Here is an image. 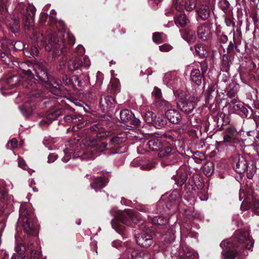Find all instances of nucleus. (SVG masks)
Wrapping results in <instances>:
<instances>
[{
  "label": "nucleus",
  "instance_id": "f704fd0d",
  "mask_svg": "<svg viewBox=\"0 0 259 259\" xmlns=\"http://www.w3.org/2000/svg\"><path fill=\"white\" fill-rule=\"evenodd\" d=\"M157 106L161 110H166L172 107L171 104L166 100L159 99L156 101Z\"/></svg>",
  "mask_w": 259,
  "mask_h": 259
},
{
  "label": "nucleus",
  "instance_id": "e2e57ef3",
  "mask_svg": "<svg viewBox=\"0 0 259 259\" xmlns=\"http://www.w3.org/2000/svg\"><path fill=\"white\" fill-rule=\"evenodd\" d=\"M144 119L148 123H151L153 121V113L152 112H148L146 113Z\"/></svg>",
  "mask_w": 259,
  "mask_h": 259
},
{
  "label": "nucleus",
  "instance_id": "20e7f679",
  "mask_svg": "<svg viewBox=\"0 0 259 259\" xmlns=\"http://www.w3.org/2000/svg\"><path fill=\"white\" fill-rule=\"evenodd\" d=\"M18 65L19 69L24 74L22 78V86L30 90L28 96L29 97H39L40 93L36 91L37 87L34 81V74L33 73V69L34 68L32 64L29 62H21L19 63Z\"/></svg>",
  "mask_w": 259,
  "mask_h": 259
},
{
  "label": "nucleus",
  "instance_id": "49530a36",
  "mask_svg": "<svg viewBox=\"0 0 259 259\" xmlns=\"http://www.w3.org/2000/svg\"><path fill=\"white\" fill-rule=\"evenodd\" d=\"M0 58L3 62L7 65H10L12 61V57L9 53L2 52Z\"/></svg>",
  "mask_w": 259,
  "mask_h": 259
},
{
  "label": "nucleus",
  "instance_id": "3c124183",
  "mask_svg": "<svg viewBox=\"0 0 259 259\" xmlns=\"http://www.w3.org/2000/svg\"><path fill=\"white\" fill-rule=\"evenodd\" d=\"M112 89L114 92H119L120 90L119 80L116 78H113L111 80Z\"/></svg>",
  "mask_w": 259,
  "mask_h": 259
},
{
  "label": "nucleus",
  "instance_id": "0e129e2a",
  "mask_svg": "<svg viewBox=\"0 0 259 259\" xmlns=\"http://www.w3.org/2000/svg\"><path fill=\"white\" fill-rule=\"evenodd\" d=\"M228 96L232 99V101H236L237 99V91L234 89L230 90L228 92Z\"/></svg>",
  "mask_w": 259,
  "mask_h": 259
},
{
  "label": "nucleus",
  "instance_id": "0eeeda50",
  "mask_svg": "<svg viewBox=\"0 0 259 259\" xmlns=\"http://www.w3.org/2000/svg\"><path fill=\"white\" fill-rule=\"evenodd\" d=\"M220 246L223 249L222 259H235L237 253L241 252L239 246L229 240L223 241Z\"/></svg>",
  "mask_w": 259,
  "mask_h": 259
},
{
  "label": "nucleus",
  "instance_id": "f03ea898",
  "mask_svg": "<svg viewBox=\"0 0 259 259\" xmlns=\"http://www.w3.org/2000/svg\"><path fill=\"white\" fill-rule=\"evenodd\" d=\"M35 11L36 9L33 5H29L26 7L24 3H18L11 17V20H7L6 25L12 32H17L19 28L20 17L23 16L25 30L31 31L33 28Z\"/></svg>",
  "mask_w": 259,
  "mask_h": 259
},
{
  "label": "nucleus",
  "instance_id": "8fccbe9b",
  "mask_svg": "<svg viewBox=\"0 0 259 259\" xmlns=\"http://www.w3.org/2000/svg\"><path fill=\"white\" fill-rule=\"evenodd\" d=\"M195 66L199 69L200 68V72L203 75L206 73L208 68V65L205 61H203L201 62H196L195 63Z\"/></svg>",
  "mask_w": 259,
  "mask_h": 259
},
{
  "label": "nucleus",
  "instance_id": "f8f14e48",
  "mask_svg": "<svg viewBox=\"0 0 259 259\" xmlns=\"http://www.w3.org/2000/svg\"><path fill=\"white\" fill-rule=\"evenodd\" d=\"M64 113H65V111L62 110L61 108L49 111L47 113L46 119L40 121L39 125L40 126L44 127L45 124H50L53 121L57 119L59 116Z\"/></svg>",
  "mask_w": 259,
  "mask_h": 259
},
{
  "label": "nucleus",
  "instance_id": "dca6fc26",
  "mask_svg": "<svg viewBox=\"0 0 259 259\" xmlns=\"http://www.w3.org/2000/svg\"><path fill=\"white\" fill-rule=\"evenodd\" d=\"M165 114L167 120L172 124H178L181 121V114L176 109H168Z\"/></svg>",
  "mask_w": 259,
  "mask_h": 259
},
{
  "label": "nucleus",
  "instance_id": "79ce46f5",
  "mask_svg": "<svg viewBox=\"0 0 259 259\" xmlns=\"http://www.w3.org/2000/svg\"><path fill=\"white\" fill-rule=\"evenodd\" d=\"M33 243L29 242L27 245L28 249L30 250L31 254V259H40L41 256V252L38 250L32 249Z\"/></svg>",
  "mask_w": 259,
  "mask_h": 259
},
{
  "label": "nucleus",
  "instance_id": "4c0bfd02",
  "mask_svg": "<svg viewBox=\"0 0 259 259\" xmlns=\"http://www.w3.org/2000/svg\"><path fill=\"white\" fill-rule=\"evenodd\" d=\"M152 39L154 42L159 44L166 40V36L165 33H153Z\"/></svg>",
  "mask_w": 259,
  "mask_h": 259
},
{
  "label": "nucleus",
  "instance_id": "774afa93",
  "mask_svg": "<svg viewBox=\"0 0 259 259\" xmlns=\"http://www.w3.org/2000/svg\"><path fill=\"white\" fill-rule=\"evenodd\" d=\"M188 259H198V254L196 252H188L186 254Z\"/></svg>",
  "mask_w": 259,
  "mask_h": 259
},
{
  "label": "nucleus",
  "instance_id": "13d9d810",
  "mask_svg": "<svg viewBox=\"0 0 259 259\" xmlns=\"http://www.w3.org/2000/svg\"><path fill=\"white\" fill-rule=\"evenodd\" d=\"M249 110H251V108L243 103V106L240 108L239 112H241L245 116L247 117L249 115Z\"/></svg>",
  "mask_w": 259,
  "mask_h": 259
},
{
  "label": "nucleus",
  "instance_id": "de8ad7c7",
  "mask_svg": "<svg viewBox=\"0 0 259 259\" xmlns=\"http://www.w3.org/2000/svg\"><path fill=\"white\" fill-rule=\"evenodd\" d=\"M175 229H174V228H172L169 230H168V233L164 235V239H166L167 238H168L167 241L164 240L166 243H170L175 240Z\"/></svg>",
  "mask_w": 259,
  "mask_h": 259
},
{
  "label": "nucleus",
  "instance_id": "338daca9",
  "mask_svg": "<svg viewBox=\"0 0 259 259\" xmlns=\"http://www.w3.org/2000/svg\"><path fill=\"white\" fill-rule=\"evenodd\" d=\"M252 210L255 214L259 215V201H254Z\"/></svg>",
  "mask_w": 259,
  "mask_h": 259
},
{
  "label": "nucleus",
  "instance_id": "5701e85b",
  "mask_svg": "<svg viewBox=\"0 0 259 259\" xmlns=\"http://www.w3.org/2000/svg\"><path fill=\"white\" fill-rule=\"evenodd\" d=\"M62 110L65 111V113L62 114L61 115H64V120L66 122H76L77 121V119L78 118V120H80V118H81V116L77 117L74 113H70V111H72L71 109L69 108H61Z\"/></svg>",
  "mask_w": 259,
  "mask_h": 259
},
{
  "label": "nucleus",
  "instance_id": "603ef678",
  "mask_svg": "<svg viewBox=\"0 0 259 259\" xmlns=\"http://www.w3.org/2000/svg\"><path fill=\"white\" fill-rule=\"evenodd\" d=\"M84 52L85 49L84 47L81 45H78L73 53V57L80 58V56L82 55Z\"/></svg>",
  "mask_w": 259,
  "mask_h": 259
},
{
  "label": "nucleus",
  "instance_id": "7c9ffc66",
  "mask_svg": "<svg viewBox=\"0 0 259 259\" xmlns=\"http://www.w3.org/2000/svg\"><path fill=\"white\" fill-rule=\"evenodd\" d=\"M173 93L176 98L179 99V101L185 100L189 97L188 92L186 90H173Z\"/></svg>",
  "mask_w": 259,
  "mask_h": 259
},
{
  "label": "nucleus",
  "instance_id": "473e14b6",
  "mask_svg": "<svg viewBox=\"0 0 259 259\" xmlns=\"http://www.w3.org/2000/svg\"><path fill=\"white\" fill-rule=\"evenodd\" d=\"M148 217L150 218L152 223L155 225H163L167 221V218L163 216L157 215L153 218L149 216Z\"/></svg>",
  "mask_w": 259,
  "mask_h": 259
},
{
  "label": "nucleus",
  "instance_id": "6e6552de",
  "mask_svg": "<svg viewBox=\"0 0 259 259\" xmlns=\"http://www.w3.org/2000/svg\"><path fill=\"white\" fill-rule=\"evenodd\" d=\"M234 238L240 244L241 248L250 249L254 244V241L250 237L248 231L237 230L234 234Z\"/></svg>",
  "mask_w": 259,
  "mask_h": 259
},
{
  "label": "nucleus",
  "instance_id": "c756f323",
  "mask_svg": "<svg viewBox=\"0 0 259 259\" xmlns=\"http://www.w3.org/2000/svg\"><path fill=\"white\" fill-rule=\"evenodd\" d=\"M6 83L11 87L13 88L19 83L22 84V80H20V77L19 76L13 75L7 78Z\"/></svg>",
  "mask_w": 259,
  "mask_h": 259
},
{
  "label": "nucleus",
  "instance_id": "1a4fd4ad",
  "mask_svg": "<svg viewBox=\"0 0 259 259\" xmlns=\"http://www.w3.org/2000/svg\"><path fill=\"white\" fill-rule=\"evenodd\" d=\"M90 65V60L88 56H84L83 61L79 57H72L68 63V69L71 72L81 69L82 67L87 69Z\"/></svg>",
  "mask_w": 259,
  "mask_h": 259
},
{
  "label": "nucleus",
  "instance_id": "c9c22d12",
  "mask_svg": "<svg viewBox=\"0 0 259 259\" xmlns=\"http://www.w3.org/2000/svg\"><path fill=\"white\" fill-rule=\"evenodd\" d=\"M196 0H184V11H191L196 8Z\"/></svg>",
  "mask_w": 259,
  "mask_h": 259
},
{
  "label": "nucleus",
  "instance_id": "052dcab7",
  "mask_svg": "<svg viewBox=\"0 0 259 259\" xmlns=\"http://www.w3.org/2000/svg\"><path fill=\"white\" fill-rule=\"evenodd\" d=\"M8 0H0V14H5L7 11L6 3Z\"/></svg>",
  "mask_w": 259,
  "mask_h": 259
},
{
  "label": "nucleus",
  "instance_id": "e433bc0d",
  "mask_svg": "<svg viewBox=\"0 0 259 259\" xmlns=\"http://www.w3.org/2000/svg\"><path fill=\"white\" fill-rule=\"evenodd\" d=\"M91 130L93 131H98L99 132L98 133H101L102 135L106 134V133L104 132V126L102 121L94 122L91 126Z\"/></svg>",
  "mask_w": 259,
  "mask_h": 259
},
{
  "label": "nucleus",
  "instance_id": "72a5a7b5",
  "mask_svg": "<svg viewBox=\"0 0 259 259\" xmlns=\"http://www.w3.org/2000/svg\"><path fill=\"white\" fill-rule=\"evenodd\" d=\"M13 196L7 195L3 190H0V202L6 203L8 205L11 204L13 201Z\"/></svg>",
  "mask_w": 259,
  "mask_h": 259
},
{
  "label": "nucleus",
  "instance_id": "680f3d73",
  "mask_svg": "<svg viewBox=\"0 0 259 259\" xmlns=\"http://www.w3.org/2000/svg\"><path fill=\"white\" fill-rule=\"evenodd\" d=\"M163 136L167 140H168V142H170V141H176L177 140V137L170 132L165 134Z\"/></svg>",
  "mask_w": 259,
  "mask_h": 259
},
{
  "label": "nucleus",
  "instance_id": "09e8293b",
  "mask_svg": "<svg viewBox=\"0 0 259 259\" xmlns=\"http://www.w3.org/2000/svg\"><path fill=\"white\" fill-rule=\"evenodd\" d=\"M205 158V154L200 151L195 152L193 155V158L197 163H200Z\"/></svg>",
  "mask_w": 259,
  "mask_h": 259
},
{
  "label": "nucleus",
  "instance_id": "f257e3e1",
  "mask_svg": "<svg viewBox=\"0 0 259 259\" xmlns=\"http://www.w3.org/2000/svg\"><path fill=\"white\" fill-rule=\"evenodd\" d=\"M29 37L34 44L29 49L33 57L38 55V48L44 47L48 51L54 49V55L59 56L67 45L73 46L75 41L72 33H29Z\"/></svg>",
  "mask_w": 259,
  "mask_h": 259
},
{
  "label": "nucleus",
  "instance_id": "2eb2a0df",
  "mask_svg": "<svg viewBox=\"0 0 259 259\" xmlns=\"http://www.w3.org/2000/svg\"><path fill=\"white\" fill-rule=\"evenodd\" d=\"M100 104L102 111L105 112L113 109L115 107L116 102L113 97L104 95L101 98Z\"/></svg>",
  "mask_w": 259,
  "mask_h": 259
},
{
  "label": "nucleus",
  "instance_id": "39448f33",
  "mask_svg": "<svg viewBox=\"0 0 259 259\" xmlns=\"http://www.w3.org/2000/svg\"><path fill=\"white\" fill-rule=\"evenodd\" d=\"M18 224L22 226L24 232L29 236L38 234V224L33 213L25 207H20L19 218Z\"/></svg>",
  "mask_w": 259,
  "mask_h": 259
},
{
  "label": "nucleus",
  "instance_id": "9d476101",
  "mask_svg": "<svg viewBox=\"0 0 259 259\" xmlns=\"http://www.w3.org/2000/svg\"><path fill=\"white\" fill-rule=\"evenodd\" d=\"M197 101V98L195 96H190L185 100L179 101L177 104L182 111L189 114L192 113L194 110Z\"/></svg>",
  "mask_w": 259,
  "mask_h": 259
},
{
  "label": "nucleus",
  "instance_id": "c85d7f7f",
  "mask_svg": "<svg viewBox=\"0 0 259 259\" xmlns=\"http://www.w3.org/2000/svg\"><path fill=\"white\" fill-rule=\"evenodd\" d=\"M217 87V84L216 83H213L209 85L205 94V100L206 102H209V100L213 97L212 95L214 94Z\"/></svg>",
  "mask_w": 259,
  "mask_h": 259
},
{
  "label": "nucleus",
  "instance_id": "b1692460",
  "mask_svg": "<svg viewBox=\"0 0 259 259\" xmlns=\"http://www.w3.org/2000/svg\"><path fill=\"white\" fill-rule=\"evenodd\" d=\"M34 104L31 102L27 101L20 108V110L22 114L28 117L33 113L34 109Z\"/></svg>",
  "mask_w": 259,
  "mask_h": 259
},
{
  "label": "nucleus",
  "instance_id": "ea45409f",
  "mask_svg": "<svg viewBox=\"0 0 259 259\" xmlns=\"http://www.w3.org/2000/svg\"><path fill=\"white\" fill-rule=\"evenodd\" d=\"M175 149H172V148L169 146H167L164 148L163 149H160L159 150V152L158 155L160 157H166L170 156L175 152Z\"/></svg>",
  "mask_w": 259,
  "mask_h": 259
},
{
  "label": "nucleus",
  "instance_id": "4be33fe9",
  "mask_svg": "<svg viewBox=\"0 0 259 259\" xmlns=\"http://www.w3.org/2000/svg\"><path fill=\"white\" fill-rule=\"evenodd\" d=\"M107 183L108 180L106 178L100 177L95 178L94 182L91 183V186L96 192H97L105 187Z\"/></svg>",
  "mask_w": 259,
  "mask_h": 259
},
{
  "label": "nucleus",
  "instance_id": "5fc2aeb1",
  "mask_svg": "<svg viewBox=\"0 0 259 259\" xmlns=\"http://www.w3.org/2000/svg\"><path fill=\"white\" fill-rule=\"evenodd\" d=\"M73 79H75V81H77V83L73 84L74 89L80 90V88L83 87L84 85V82L81 79H79L77 75H73Z\"/></svg>",
  "mask_w": 259,
  "mask_h": 259
},
{
  "label": "nucleus",
  "instance_id": "bb28decb",
  "mask_svg": "<svg viewBox=\"0 0 259 259\" xmlns=\"http://www.w3.org/2000/svg\"><path fill=\"white\" fill-rule=\"evenodd\" d=\"M175 23L178 27H184L189 23V20L186 15L181 14L175 18Z\"/></svg>",
  "mask_w": 259,
  "mask_h": 259
},
{
  "label": "nucleus",
  "instance_id": "a211bd4d",
  "mask_svg": "<svg viewBox=\"0 0 259 259\" xmlns=\"http://www.w3.org/2000/svg\"><path fill=\"white\" fill-rule=\"evenodd\" d=\"M163 81L164 83L168 87L174 89V85L178 81V77L177 75V73L175 72H170L165 73L163 77Z\"/></svg>",
  "mask_w": 259,
  "mask_h": 259
},
{
  "label": "nucleus",
  "instance_id": "cd10ccee",
  "mask_svg": "<svg viewBox=\"0 0 259 259\" xmlns=\"http://www.w3.org/2000/svg\"><path fill=\"white\" fill-rule=\"evenodd\" d=\"M134 114L128 109L122 110L120 112V119L124 122H127L134 117Z\"/></svg>",
  "mask_w": 259,
  "mask_h": 259
},
{
  "label": "nucleus",
  "instance_id": "423d86ee",
  "mask_svg": "<svg viewBox=\"0 0 259 259\" xmlns=\"http://www.w3.org/2000/svg\"><path fill=\"white\" fill-rule=\"evenodd\" d=\"M108 136L107 134H102L101 133H97L95 137H89L83 140V143L85 146L95 149L96 152H103L107 149L108 144L101 141V138L106 137Z\"/></svg>",
  "mask_w": 259,
  "mask_h": 259
},
{
  "label": "nucleus",
  "instance_id": "7ed1b4c3",
  "mask_svg": "<svg viewBox=\"0 0 259 259\" xmlns=\"http://www.w3.org/2000/svg\"><path fill=\"white\" fill-rule=\"evenodd\" d=\"M110 212L114 217L111 221L112 228L123 238L125 237L124 227L123 224L131 225L132 222L137 224L140 220V214L132 209H124L123 211L117 210L116 208H113Z\"/></svg>",
  "mask_w": 259,
  "mask_h": 259
},
{
  "label": "nucleus",
  "instance_id": "2f4dec72",
  "mask_svg": "<svg viewBox=\"0 0 259 259\" xmlns=\"http://www.w3.org/2000/svg\"><path fill=\"white\" fill-rule=\"evenodd\" d=\"M172 177L174 178L176 184L178 186H181L186 181L187 175L186 172H184L177 176H173Z\"/></svg>",
  "mask_w": 259,
  "mask_h": 259
},
{
  "label": "nucleus",
  "instance_id": "864d4df0",
  "mask_svg": "<svg viewBox=\"0 0 259 259\" xmlns=\"http://www.w3.org/2000/svg\"><path fill=\"white\" fill-rule=\"evenodd\" d=\"M51 17V16H49L48 14L46 13H41L40 15V18L39 21L41 23H45L48 20V24H52L53 21L51 20V19H50V17Z\"/></svg>",
  "mask_w": 259,
  "mask_h": 259
},
{
  "label": "nucleus",
  "instance_id": "a878e982",
  "mask_svg": "<svg viewBox=\"0 0 259 259\" xmlns=\"http://www.w3.org/2000/svg\"><path fill=\"white\" fill-rule=\"evenodd\" d=\"M209 54V50L205 47L201 45H197L195 47V55L199 56L200 58L206 57Z\"/></svg>",
  "mask_w": 259,
  "mask_h": 259
},
{
  "label": "nucleus",
  "instance_id": "f3484780",
  "mask_svg": "<svg viewBox=\"0 0 259 259\" xmlns=\"http://www.w3.org/2000/svg\"><path fill=\"white\" fill-rule=\"evenodd\" d=\"M181 198V194L180 192L178 190H174L171 192L166 193L164 195H162L161 199L164 200L165 198H167L166 202V207L169 208L170 205L169 203H175Z\"/></svg>",
  "mask_w": 259,
  "mask_h": 259
},
{
  "label": "nucleus",
  "instance_id": "ddd939ff",
  "mask_svg": "<svg viewBox=\"0 0 259 259\" xmlns=\"http://www.w3.org/2000/svg\"><path fill=\"white\" fill-rule=\"evenodd\" d=\"M212 12V6L209 2H205L201 4L197 9V13L199 18L202 20L207 19Z\"/></svg>",
  "mask_w": 259,
  "mask_h": 259
},
{
  "label": "nucleus",
  "instance_id": "58836bf2",
  "mask_svg": "<svg viewBox=\"0 0 259 259\" xmlns=\"http://www.w3.org/2000/svg\"><path fill=\"white\" fill-rule=\"evenodd\" d=\"M229 104V109L230 112L239 113L240 108L243 106V103L231 101Z\"/></svg>",
  "mask_w": 259,
  "mask_h": 259
},
{
  "label": "nucleus",
  "instance_id": "a19ab883",
  "mask_svg": "<svg viewBox=\"0 0 259 259\" xmlns=\"http://www.w3.org/2000/svg\"><path fill=\"white\" fill-rule=\"evenodd\" d=\"M172 6L178 12H182L184 11V0H173Z\"/></svg>",
  "mask_w": 259,
  "mask_h": 259
},
{
  "label": "nucleus",
  "instance_id": "393cba45",
  "mask_svg": "<svg viewBox=\"0 0 259 259\" xmlns=\"http://www.w3.org/2000/svg\"><path fill=\"white\" fill-rule=\"evenodd\" d=\"M50 19L53 21L52 24H54L59 32H67L69 31L66 24L62 20H58L53 17H50Z\"/></svg>",
  "mask_w": 259,
  "mask_h": 259
},
{
  "label": "nucleus",
  "instance_id": "6e6d98bb",
  "mask_svg": "<svg viewBox=\"0 0 259 259\" xmlns=\"http://www.w3.org/2000/svg\"><path fill=\"white\" fill-rule=\"evenodd\" d=\"M73 79H74L73 76L70 78L66 74L63 75L62 77L63 83L65 85H70L71 87H72V84L73 83Z\"/></svg>",
  "mask_w": 259,
  "mask_h": 259
},
{
  "label": "nucleus",
  "instance_id": "69168bd1",
  "mask_svg": "<svg viewBox=\"0 0 259 259\" xmlns=\"http://www.w3.org/2000/svg\"><path fill=\"white\" fill-rule=\"evenodd\" d=\"M199 121L200 119L197 118L196 116H192L189 119L190 124L193 126H196Z\"/></svg>",
  "mask_w": 259,
  "mask_h": 259
},
{
  "label": "nucleus",
  "instance_id": "9b49d317",
  "mask_svg": "<svg viewBox=\"0 0 259 259\" xmlns=\"http://www.w3.org/2000/svg\"><path fill=\"white\" fill-rule=\"evenodd\" d=\"M150 230H147L146 232L138 233L135 236L137 243L143 247H148L153 243V239Z\"/></svg>",
  "mask_w": 259,
  "mask_h": 259
},
{
  "label": "nucleus",
  "instance_id": "37998d69",
  "mask_svg": "<svg viewBox=\"0 0 259 259\" xmlns=\"http://www.w3.org/2000/svg\"><path fill=\"white\" fill-rule=\"evenodd\" d=\"M124 142V139L121 137L115 136L110 139L109 143V146H112L114 147L117 146L118 145L122 144Z\"/></svg>",
  "mask_w": 259,
  "mask_h": 259
},
{
  "label": "nucleus",
  "instance_id": "4468645a",
  "mask_svg": "<svg viewBox=\"0 0 259 259\" xmlns=\"http://www.w3.org/2000/svg\"><path fill=\"white\" fill-rule=\"evenodd\" d=\"M248 164L243 156L237 155L234 159V168L238 174H242L247 170Z\"/></svg>",
  "mask_w": 259,
  "mask_h": 259
},
{
  "label": "nucleus",
  "instance_id": "4d7b16f0",
  "mask_svg": "<svg viewBox=\"0 0 259 259\" xmlns=\"http://www.w3.org/2000/svg\"><path fill=\"white\" fill-rule=\"evenodd\" d=\"M18 145V142L16 139L13 138L11 140L9 141L6 145L8 149H11L12 148H16Z\"/></svg>",
  "mask_w": 259,
  "mask_h": 259
},
{
  "label": "nucleus",
  "instance_id": "bf43d9fd",
  "mask_svg": "<svg viewBox=\"0 0 259 259\" xmlns=\"http://www.w3.org/2000/svg\"><path fill=\"white\" fill-rule=\"evenodd\" d=\"M161 95L160 89L157 87H155L152 92V95L155 97L156 101L161 99Z\"/></svg>",
  "mask_w": 259,
  "mask_h": 259
},
{
  "label": "nucleus",
  "instance_id": "aec40b11",
  "mask_svg": "<svg viewBox=\"0 0 259 259\" xmlns=\"http://www.w3.org/2000/svg\"><path fill=\"white\" fill-rule=\"evenodd\" d=\"M190 80L194 84L199 86L204 80V75L200 72L198 68H194L191 71Z\"/></svg>",
  "mask_w": 259,
  "mask_h": 259
},
{
  "label": "nucleus",
  "instance_id": "c03bdc74",
  "mask_svg": "<svg viewBox=\"0 0 259 259\" xmlns=\"http://www.w3.org/2000/svg\"><path fill=\"white\" fill-rule=\"evenodd\" d=\"M15 238L16 240V245L15 247V251L20 254L23 253L26 250L25 245L22 243L18 242V237L17 235H15Z\"/></svg>",
  "mask_w": 259,
  "mask_h": 259
},
{
  "label": "nucleus",
  "instance_id": "6ab92c4d",
  "mask_svg": "<svg viewBox=\"0 0 259 259\" xmlns=\"http://www.w3.org/2000/svg\"><path fill=\"white\" fill-rule=\"evenodd\" d=\"M33 71L34 72V76L36 75L43 84H47L48 82L52 83V80L46 70L39 68L37 70L34 68Z\"/></svg>",
  "mask_w": 259,
  "mask_h": 259
},
{
  "label": "nucleus",
  "instance_id": "a18cd8bd",
  "mask_svg": "<svg viewBox=\"0 0 259 259\" xmlns=\"http://www.w3.org/2000/svg\"><path fill=\"white\" fill-rule=\"evenodd\" d=\"M182 37L189 44H192L195 41L196 39V33H183Z\"/></svg>",
  "mask_w": 259,
  "mask_h": 259
},
{
  "label": "nucleus",
  "instance_id": "412c9836",
  "mask_svg": "<svg viewBox=\"0 0 259 259\" xmlns=\"http://www.w3.org/2000/svg\"><path fill=\"white\" fill-rule=\"evenodd\" d=\"M147 145L150 150L158 151L162 149L163 143L159 137L154 136L149 140Z\"/></svg>",
  "mask_w": 259,
  "mask_h": 259
}]
</instances>
